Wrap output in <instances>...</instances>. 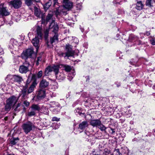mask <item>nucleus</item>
<instances>
[{
  "label": "nucleus",
  "mask_w": 155,
  "mask_h": 155,
  "mask_svg": "<svg viewBox=\"0 0 155 155\" xmlns=\"http://www.w3.org/2000/svg\"><path fill=\"white\" fill-rule=\"evenodd\" d=\"M18 98L14 96H12L7 99L5 108L2 109L1 110L0 118H2L3 116L7 113L10 110L12 106H13L16 103Z\"/></svg>",
  "instance_id": "f257e3e1"
},
{
  "label": "nucleus",
  "mask_w": 155,
  "mask_h": 155,
  "mask_svg": "<svg viewBox=\"0 0 155 155\" xmlns=\"http://www.w3.org/2000/svg\"><path fill=\"white\" fill-rule=\"evenodd\" d=\"M63 6H59L58 9L57 8L55 11V14L57 16L60 13L64 12V11L63 10L64 8L69 10L73 7V3L69 0H63Z\"/></svg>",
  "instance_id": "f03ea898"
},
{
  "label": "nucleus",
  "mask_w": 155,
  "mask_h": 155,
  "mask_svg": "<svg viewBox=\"0 0 155 155\" xmlns=\"http://www.w3.org/2000/svg\"><path fill=\"white\" fill-rule=\"evenodd\" d=\"M54 20H52L50 25H49V28H52L53 29L52 31L55 33V35L54 37L51 38L50 39V42L51 44L53 42L57 41H58V35L57 33V32L58 29V25L57 24H55L54 22Z\"/></svg>",
  "instance_id": "7ed1b4c3"
},
{
  "label": "nucleus",
  "mask_w": 155,
  "mask_h": 155,
  "mask_svg": "<svg viewBox=\"0 0 155 155\" xmlns=\"http://www.w3.org/2000/svg\"><path fill=\"white\" fill-rule=\"evenodd\" d=\"M36 127L35 124L30 121H28L23 123L21 125L23 131L26 134H27L35 129Z\"/></svg>",
  "instance_id": "20e7f679"
},
{
  "label": "nucleus",
  "mask_w": 155,
  "mask_h": 155,
  "mask_svg": "<svg viewBox=\"0 0 155 155\" xmlns=\"http://www.w3.org/2000/svg\"><path fill=\"white\" fill-rule=\"evenodd\" d=\"M37 35L35 38L33 39L32 42L33 45L36 47V51H37L39 44V39H41L42 37V34L41 31V28L38 27L37 29Z\"/></svg>",
  "instance_id": "39448f33"
},
{
  "label": "nucleus",
  "mask_w": 155,
  "mask_h": 155,
  "mask_svg": "<svg viewBox=\"0 0 155 155\" xmlns=\"http://www.w3.org/2000/svg\"><path fill=\"white\" fill-rule=\"evenodd\" d=\"M7 81L12 83V81L20 82L22 80L21 77L18 75H8L5 78Z\"/></svg>",
  "instance_id": "423d86ee"
},
{
  "label": "nucleus",
  "mask_w": 155,
  "mask_h": 155,
  "mask_svg": "<svg viewBox=\"0 0 155 155\" xmlns=\"http://www.w3.org/2000/svg\"><path fill=\"white\" fill-rule=\"evenodd\" d=\"M59 68V65H53L52 66H49L45 69V75H47L49 72L53 71L55 75L58 73Z\"/></svg>",
  "instance_id": "0eeeda50"
},
{
  "label": "nucleus",
  "mask_w": 155,
  "mask_h": 155,
  "mask_svg": "<svg viewBox=\"0 0 155 155\" xmlns=\"http://www.w3.org/2000/svg\"><path fill=\"white\" fill-rule=\"evenodd\" d=\"M65 48L67 51L65 53H62L61 54L62 56L65 57L73 56L74 51L72 50V46L71 45H69L68 44H67Z\"/></svg>",
  "instance_id": "6e6552de"
},
{
  "label": "nucleus",
  "mask_w": 155,
  "mask_h": 155,
  "mask_svg": "<svg viewBox=\"0 0 155 155\" xmlns=\"http://www.w3.org/2000/svg\"><path fill=\"white\" fill-rule=\"evenodd\" d=\"M29 63L28 62H25L20 66L19 68V72L22 74L26 73L29 71Z\"/></svg>",
  "instance_id": "1a4fd4ad"
},
{
  "label": "nucleus",
  "mask_w": 155,
  "mask_h": 155,
  "mask_svg": "<svg viewBox=\"0 0 155 155\" xmlns=\"http://www.w3.org/2000/svg\"><path fill=\"white\" fill-rule=\"evenodd\" d=\"M33 53V49L32 48H28L23 51L22 56L24 58L27 59L31 58Z\"/></svg>",
  "instance_id": "9d476101"
},
{
  "label": "nucleus",
  "mask_w": 155,
  "mask_h": 155,
  "mask_svg": "<svg viewBox=\"0 0 155 155\" xmlns=\"http://www.w3.org/2000/svg\"><path fill=\"white\" fill-rule=\"evenodd\" d=\"M10 13L8 11L7 8L4 6V4L2 3L0 5V17L4 16H6L9 15Z\"/></svg>",
  "instance_id": "9b49d317"
},
{
  "label": "nucleus",
  "mask_w": 155,
  "mask_h": 155,
  "mask_svg": "<svg viewBox=\"0 0 155 155\" xmlns=\"http://www.w3.org/2000/svg\"><path fill=\"white\" fill-rule=\"evenodd\" d=\"M21 3L20 0H13L8 2L9 5L13 7L15 9L19 8L21 6Z\"/></svg>",
  "instance_id": "f8f14e48"
},
{
  "label": "nucleus",
  "mask_w": 155,
  "mask_h": 155,
  "mask_svg": "<svg viewBox=\"0 0 155 155\" xmlns=\"http://www.w3.org/2000/svg\"><path fill=\"white\" fill-rule=\"evenodd\" d=\"M18 43L16 40L12 39L10 41L9 47L10 49H12L13 50L17 51L18 47Z\"/></svg>",
  "instance_id": "ddd939ff"
},
{
  "label": "nucleus",
  "mask_w": 155,
  "mask_h": 155,
  "mask_svg": "<svg viewBox=\"0 0 155 155\" xmlns=\"http://www.w3.org/2000/svg\"><path fill=\"white\" fill-rule=\"evenodd\" d=\"M88 126V122L86 121H84L80 123L79 125L78 129L81 130L80 132L83 131L84 129L87 128Z\"/></svg>",
  "instance_id": "4468645a"
},
{
  "label": "nucleus",
  "mask_w": 155,
  "mask_h": 155,
  "mask_svg": "<svg viewBox=\"0 0 155 155\" xmlns=\"http://www.w3.org/2000/svg\"><path fill=\"white\" fill-rule=\"evenodd\" d=\"M27 88L23 87L19 94V96H21L23 98L25 99L27 97L28 94Z\"/></svg>",
  "instance_id": "2eb2a0df"
},
{
  "label": "nucleus",
  "mask_w": 155,
  "mask_h": 155,
  "mask_svg": "<svg viewBox=\"0 0 155 155\" xmlns=\"http://www.w3.org/2000/svg\"><path fill=\"white\" fill-rule=\"evenodd\" d=\"M37 84L35 81H33L29 86V88L27 90L28 91V94H30L33 92L34 88L37 85Z\"/></svg>",
  "instance_id": "dca6fc26"
},
{
  "label": "nucleus",
  "mask_w": 155,
  "mask_h": 155,
  "mask_svg": "<svg viewBox=\"0 0 155 155\" xmlns=\"http://www.w3.org/2000/svg\"><path fill=\"white\" fill-rule=\"evenodd\" d=\"M49 84L48 82L46 80L43 79L41 81L39 86L41 88L44 89L47 87Z\"/></svg>",
  "instance_id": "f3484780"
},
{
  "label": "nucleus",
  "mask_w": 155,
  "mask_h": 155,
  "mask_svg": "<svg viewBox=\"0 0 155 155\" xmlns=\"http://www.w3.org/2000/svg\"><path fill=\"white\" fill-rule=\"evenodd\" d=\"M101 121L99 119H95L91 120L90 121V123L91 125L93 127H98Z\"/></svg>",
  "instance_id": "a211bd4d"
},
{
  "label": "nucleus",
  "mask_w": 155,
  "mask_h": 155,
  "mask_svg": "<svg viewBox=\"0 0 155 155\" xmlns=\"http://www.w3.org/2000/svg\"><path fill=\"white\" fill-rule=\"evenodd\" d=\"M45 95V89L40 88L37 94L38 97L39 98L43 97Z\"/></svg>",
  "instance_id": "6ab92c4d"
},
{
  "label": "nucleus",
  "mask_w": 155,
  "mask_h": 155,
  "mask_svg": "<svg viewBox=\"0 0 155 155\" xmlns=\"http://www.w3.org/2000/svg\"><path fill=\"white\" fill-rule=\"evenodd\" d=\"M19 140V139L18 137H13L9 140V144H10L11 146L15 145L18 142Z\"/></svg>",
  "instance_id": "aec40b11"
},
{
  "label": "nucleus",
  "mask_w": 155,
  "mask_h": 155,
  "mask_svg": "<svg viewBox=\"0 0 155 155\" xmlns=\"http://www.w3.org/2000/svg\"><path fill=\"white\" fill-rule=\"evenodd\" d=\"M34 12L35 15L38 17H40L41 14L40 10L36 6L34 7Z\"/></svg>",
  "instance_id": "412c9836"
},
{
  "label": "nucleus",
  "mask_w": 155,
  "mask_h": 155,
  "mask_svg": "<svg viewBox=\"0 0 155 155\" xmlns=\"http://www.w3.org/2000/svg\"><path fill=\"white\" fill-rule=\"evenodd\" d=\"M55 75L56 79L58 80H63L65 78L64 75L62 73L59 72Z\"/></svg>",
  "instance_id": "4be33fe9"
},
{
  "label": "nucleus",
  "mask_w": 155,
  "mask_h": 155,
  "mask_svg": "<svg viewBox=\"0 0 155 155\" xmlns=\"http://www.w3.org/2000/svg\"><path fill=\"white\" fill-rule=\"evenodd\" d=\"M40 110L41 113L45 114H48L49 112L48 107L45 106H43L41 108H40Z\"/></svg>",
  "instance_id": "5701e85b"
},
{
  "label": "nucleus",
  "mask_w": 155,
  "mask_h": 155,
  "mask_svg": "<svg viewBox=\"0 0 155 155\" xmlns=\"http://www.w3.org/2000/svg\"><path fill=\"white\" fill-rule=\"evenodd\" d=\"M31 110L36 112V111H38L40 110V108L39 106L37 104H33L31 107Z\"/></svg>",
  "instance_id": "b1692460"
},
{
  "label": "nucleus",
  "mask_w": 155,
  "mask_h": 155,
  "mask_svg": "<svg viewBox=\"0 0 155 155\" xmlns=\"http://www.w3.org/2000/svg\"><path fill=\"white\" fill-rule=\"evenodd\" d=\"M143 7V5L141 1H139L137 2V4L136 8L138 10H141L142 9Z\"/></svg>",
  "instance_id": "393cba45"
},
{
  "label": "nucleus",
  "mask_w": 155,
  "mask_h": 155,
  "mask_svg": "<svg viewBox=\"0 0 155 155\" xmlns=\"http://www.w3.org/2000/svg\"><path fill=\"white\" fill-rule=\"evenodd\" d=\"M49 105L51 107L54 108H56L57 107L60 106V104L58 102L54 101L50 102L49 104Z\"/></svg>",
  "instance_id": "a878e982"
},
{
  "label": "nucleus",
  "mask_w": 155,
  "mask_h": 155,
  "mask_svg": "<svg viewBox=\"0 0 155 155\" xmlns=\"http://www.w3.org/2000/svg\"><path fill=\"white\" fill-rule=\"evenodd\" d=\"M58 88V85L57 82H53L51 86V89L52 90L54 91Z\"/></svg>",
  "instance_id": "bb28decb"
},
{
  "label": "nucleus",
  "mask_w": 155,
  "mask_h": 155,
  "mask_svg": "<svg viewBox=\"0 0 155 155\" xmlns=\"http://www.w3.org/2000/svg\"><path fill=\"white\" fill-rule=\"evenodd\" d=\"M98 127L101 131H104V132H106V130L107 128L103 125V124L101 123V124H100L98 126Z\"/></svg>",
  "instance_id": "cd10ccee"
},
{
  "label": "nucleus",
  "mask_w": 155,
  "mask_h": 155,
  "mask_svg": "<svg viewBox=\"0 0 155 155\" xmlns=\"http://www.w3.org/2000/svg\"><path fill=\"white\" fill-rule=\"evenodd\" d=\"M154 2L153 0H146V5L149 7L153 6V4Z\"/></svg>",
  "instance_id": "c85d7f7f"
},
{
  "label": "nucleus",
  "mask_w": 155,
  "mask_h": 155,
  "mask_svg": "<svg viewBox=\"0 0 155 155\" xmlns=\"http://www.w3.org/2000/svg\"><path fill=\"white\" fill-rule=\"evenodd\" d=\"M61 107L60 106L57 107L56 108H54L52 110V112L54 114H58L60 112Z\"/></svg>",
  "instance_id": "c756f323"
},
{
  "label": "nucleus",
  "mask_w": 155,
  "mask_h": 155,
  "mask_svg": "<svg viewBox=\"0 0 155 155\" xmlns=\"http://www.w3.org/2000/svg\"><path fill=\"white\" fill-rule=\"evenodd\" d=\"M13 18L16 22H18L21 19V16L18 13H15L14 15L13 16Z\"/></svg>",
  "instance_id": "7c9ffc66"
},
{
  "label": "nucleus",
  "mask_w": 155,
  "mask_h": 155,
  "mask_svg": "<svg viewBox=\"0 0 155 155\" xmlns=\"http://www.w3.org/2000/svg\"><path fill=\"white\" fill-rule=\"evenodd\" d=\"M20 104H18L16 106H13V108L14 109V110L15 111H19L20 110L21 108H20Z\"/></svg>",
  "instance_id": "2f4dec72"
},
{
  "label": "nucleus",
  "mask_w": 155,
  "mask_h": 155,
  "mask_svg": "<svg viewBox=\"0 0 155 155\" xmlns=\"http://www.w3.org/2000/svg\"><path fill=\"white\" fill-rule=\"evenodd\" d=\"M36 113V112H35V111L31 110V111L28 112L26 115V116H27L28 117H31V116H34L35 114Z\"/></svg>",
  "instance_id": "473e14b6"
},
{
  "label": "nucleus",
  "mask_w": 155,
  "mask_h": 155,
  "mask_svg": "<svg viewBox=\"0 0 155 155\" xmlns=\"http://www.w3.org/2000/svg\"><path fill=\"white\" fill-rule=\"evenodd\" d=\"M25 3L28 6H31L33 5V0H25Z\"/></svg>",
  "instance_id": "72a5a7b5"
},
{
  "label": "nucleus",
  "mask_w": 155,
  "mask_h": 155,
  "mask_svg": "<svg viewBox=\"0 0 155 155\" xmlns=\"http://www.w3.org/2000/svg\"><path fill=\"white\" fill-rule=\"evenodd\" d=\"M75 75V73L74 72H73L72 74L70 73L68 76V79L70 81H71L73 79Z\"/></svg>",
  "instance_id": "f704fd0d"
},
{
  "label": "nucleus",
  "mask_w": 155,
  "mask_h": 155,
  "mask_svg": "<svg viewBox=\"0 0 155 155\" xmlns=\"http://www.w3.org/2000/svg\"><path fill=\"white\" fill-rule=\"evenodd\" d=\"M50 0L49 2L46 3L44 6L45 9H48L51 5V2Z\"/></svg>",
  "instance_id": "c9c22d12"
},
{
  "label": "nucleus",
  "mask_w": 155,
  "mask_h": 155,
  "mask_svg": "<svg viewBox=\"0 0 155 155\" xmlns=\"http://www.w3.org/2000/svg\"><path fill=\"white\" fill-rule=\"evenodd\" d=\"M49 33V29H46L44 32L45 33V40H47L48 38V34Z\"/></svg>",
  "instance_id": "e433bc0d"
},
{
  "label": "nucleus",
  "mask_w": 155,
  "mask_h": 155,
  "mask_svg": "<svg viewBox=\"0 0 155 155\" xmlns=\"http://www.w3.org/2000/svg\"><path fill=\"white\" fill-rule=\"evenodd\" d=\"M71 68L70 66L68 65L65 66L64 70L66 71L69 72L71 70Z\"/></svg>",
  "instance_id": "4c0bfd02"
},
{
  "label": "nucleus",
  "mask_w": 155,
  "mask_h": 155,
  "mask_svg": "<svg viewBox=\"0 0 155 155\" xmlns=\"http://www.w3.org/2000/svg\"><path fill=\"white\" fill-rule=\"evenodd\" d=\"M52 15L51 14H48L47 16L46 21V22H48L51 19L52 17Z\"/></svg>",
  "instance_id": "58836bf2"
},
{
  "label": "nucleus",
  "mask_w": 155,
  "mask_h": 155,
  "mask_svg": "<svg viewBox=\"0 0 155 155\" xmlns=\"http://www.w3.org/2000/svg\"><path fill=\"white\" fill-rule=\"evenodd\" d=\"M74 112L77 115L78 114L81 115L82 114V113L80 112V110L79 108H77L75 109L74 110Z\"/></svg>",
  "instance_id": "ea45409f"
},
{
  "label": "nucleus",
  "mask_w": 155,
  "mask_h": 155,
  "mask_svg": "<svg viewBox=\"0 0 155 155\" xmlns=\"http://www.w3.org/2000/svg\"><path fill=\"white\" fill-rule=\"evenodd\" d=\"M43 72L42 71H40L38 72L37 74V77L38 78H41Z\"/></svg>",
  "instance_id": "a19ab883"
},
{
  "label": "nucleus",
  "mask_w": 155,
  "mask_h": 155,
  "mask_svg": "<svg viewBox=\"0 0 155 155\" xmlns=\"http://www.w3.org/2000/svg\"><path fill=\"white\" fill-rule=\"evenodd\" d=\"M30 82L28 81V80H27L26 81V84L25 86H24L23 87L27 88H28L29 87V85Z\"/></svg>",
  "instance_id": "79ce46f5"
},
{
  "label": "nucleus",
  "mask_w": 155,
  "mask_h": 155,
  "mask_svg": "<svg viewBox=\"0 0 155 155\" xmlns=\"http://www.w3.org/2000/svg\"><path fill=\"white\" fill-rule=\"evenodd\" d=\"M58 0H54L53 2H54V6L55 7L56 9H58V7H56V5H58Z\"/></svg>",
  "instance_id": "37998d69"
},
{
  "label": "nucleus",
  "mask_w": 155,
  "mask_h": 155,
  "mask_svg": "<svg viewBox=\"0 0 155 155\" xmlns=\"http://www.w3.org/2000/svg\"><path fill=\"white\" fill-rule=\"evenodd\" d=\"M150 41L151 42V44L152 45H155V39L154 38H152L150 40Z\"/></svg>",
  "instance_id": "c03bdc74"
},
{
  "label": "nucleus",
  "mask_w": 155,
  "mask_h": 155,
  "mask_svg": "<svg viewBox=\"0 0 155 155\" xmlns=\"http://www.w3.org/2000/svg\"><path fill=\"white\" fill-rule=\"evenodd\" d=\"M42 60L41 58L40 57H38L37 58V59L36 62V64L38 65L39 64V62L41 61Z\"/></svg>",
  "instance_id": "a18cd8bd"
},
{
  "label": "nucleus",
  "mask_w": 155,
  "mask_h": 155,
  "mask_svg": "<svg viewBox=\"0 0 155 155\" xmlns=\"http://www.w3.org/2000/svg\"><path fill=\"white\" fill-rule=\"evenodd\" d=\"M52 120L53 121H58L59 120V119L56 117H54L52 118Z\"/></svg>",
  "instance_id": "49530a36"
},
{
  "label": "nucleus",
  "mask_w": 155,
  "mask_h": 155,
  "mask_svg": "<svg viewBox=\"0 0 155 155\" xmlns=\"http://www.w3.org/2000/svg\"><path fill=\"white\" fill-rule=\"evenodd\" d=\"M60 125V124H55L54 126V128L55 129H57L59 128Z\"/></svg>",
  "instance_id": "de8ad7c7"
},
{
  "label": "nucleus",
  "mask_w": 155,
  "mask_h": 155,
  "mask_svg": "<svg viewBox=\"0 0 155 155\" xmlns=\"http://www.w3.org/2000/svg\"><path fill=\"white\" fill-rule=\"evenodd\" d=\"M23 104L26 107H28L29 105V103L28 102L25 101L24 102Z\"/></svg>",
  "instance_id": "09e8293b"
},
{
  "label": "nucleus",
  "mask_w": 155,
  "mask_h": 155,
  "mask_svg": "<svg viewBox=\"0 0 155 155\" xmlns=\"http://www.w3.org/2000/svg\"><path fill=\"white\" fill-rule=\"evenodd\" d=\"M129 111H128L127 112H126V114L125 115L127 117H130L131 114V112H129Z\"/></svg>",
  "instance_id": "8fccbe9b"
},
{
  "label": "nucleus",
  "mask_w": 155,
  "mask_h": 155,
  "mask_svg": "<svg viewBox=\"0 0 155 155\" xmlns=\"http://www.w3.org/2000/svg\"><path fill=\"white\" fill-rule=\"evenodd\" d=\"M130 37L133 38V41H135L136 40H137L138 39V37H135L134 36H133V35H131V36Z\"/></svg>",
  "instance_id": "3c124183"
},
{
  "label": "nucleus",
  "mask_w": 155,
  "mask_h": 155,
  "mask_svg": "<svg viewBox=\"0 0 155 155\" xmlns=\"http://www.w3.org/2000/svg\"><path fill=\"white\" fill-rule=\"evenodd\" d=\"M115 84H116L117 87H119L120 86V82H118L117 81L115 83Z\"/></svg>",
  "instance_id": "603ef678"
},
{
  "label": "nucleus",
  "mask_w": 155,
  "mask_h": 155,
  "mask_svg": "<svg viewBox=\"0 0 155 155\" xmlns=\"http://www.w3.org/2000/svg\"><path fill=\"white\" fill-rule=\"evenodd\" d=\"M115 150L118 153V155H122V153L120 152L119 149H115Z\"/></svg>",
  "instance_id": "864d4df0"
},
{
  "label": "nucleus",
  "mask_w": 155,
  "mask_h": 155,
  "mask_svg": "<svg viewBox=\"0 0 155 155\" xmlns=\"http://www.w3.org/2000/svg\"><path fill=\"white\" fill-rule=\"evenodd\" d=\"M118 0H114L113 2V3L114 4H119V2L117 1Z\"/></svg>",
  "instance_id": "5fc2aeb1"
},
{
  "label": "nucleus",
  "mask_w": 155,
  "mask_h": 155,
  "mask_svg": "<svg viewBox=\"0 0 155 155\" xmlns=\"http://www.w3.org/2000/svg\"><path fill=\"white\" fill-rule=\"evenodd\" d=\"M56 95V94L54 93H52V94L51 95V97H55Z\"/></svg>",
  "instance_id": "6e6d98bb"
},
{
  "label": "nucleus",
  "mask_w": 155,
  "mask_h": 155,
  "mask_svg": "<svg viewBox=\"0 0 155 155\" xmlns=\"http://www.w3.org/2000/svg\"><path fill=\"white\" fill-rule=\"evenodd\" d=\"M146 35H147V36H148L150 34V33L149 31H147L146 33Z\"/></svg>",
  "instance_id": "4d7b16f0"
},
{
  "label": "nucleus",
  "mask_w": 155,
  "mask_h": 155,
  "mask_svg": "<svg viewBox=\"0 0 155 155\" xmlns=\"http://www.w3.org/2000/svg\"><path fill=\"white\" fill-rule=\"evenodd\" d=\"M3 49L0 48V53L2 54L3 53Z\"/></svg>",
  "instance_id": "13d9d810"
},
{
  "label": "nucleus",
  "mask_w": 155,
  "mask_h": 155,
  "mask_svg": "<svg viewBox=\"0 0 155 155\" xmlns=\"http://www.w3.org/2000/svg\"><path fill=\"white\" fill-rule=\"evenodd\" d=\"M111 130L112 131V134H113L115 132V131L114 130V129H113V128H110Z\"/></svg>",
  "instance_id": "bf43d9fd"
},
{
  "label": "nucleus",
  "mask_w": 155,
  "mask_h": 155,
  "mask_svg": "<svg viewBox=\"0 0 155 155\" xmlns=\"http://www.w3.org/2000/svg\"><path fill=\"white\" fill-rule=\"evenodd\" d=\"M36 2H40V0H34Z\"/></svg>",
  "instance_id": "052dcab7"
},
{
  "label": "nucleus",
  "mask_w": 155,
  "mask_h": 155,
  "mask_svg": "<svg viewBox=\"0 0 155 155\" xmlns=\"http://www.w3.org/2000/svg\"><path fill=\"white\" fill-rule=\"evenodd\" d=\"M89 77H88L87 78V79L86 81H87V80L89 81Z\"/></svg>",
  "instance_id": "680f3d73"
},
{
  "label": "nucleus",
  "mask_w": 155,
  "mask_h": 155,
  "mask_svg": "<svg viewBox=\"0 0 155 155\" xmlns=\"http://www.w3.org/2000/svg\"><path fill=\"white\" fill-rule=\"evenodd\" d=\"M153 89H155V86H153Z\"/></svg>",
  "instance_id": "e2e57ef3"
},
{
  "label": "nucleus",
  "mask_w": 155,
  "mask_h": 155,
  "mask_svg": "<svg viewBox=\"0 0 155 155\" xmlns=\"http://www.w3.org/2000/svg\"><path fill=\"white\" fill-rule=\"evenodd\" d=\"M7 155H15L14 154H8Z\"/></svg>",
  "instance_id": "0e129e2a"
},
{
  "label": "nucleus",
  "mask_w": 155,
  "mask_h": 155,
  "mask_svg": "<svg viewBox=\"0 0 155 155\" xmlns=\"http://www.w3.org/2000/svg\"><path fill=\"white\" fill-rule=\"evenodd\" d=\"M5 120H6L7 119V117H5Z\"/></svg>",
  "instance_id": "69168bd1"
},
{
  "label": "nucleus",
  "mask_w": 155,
  "mask_h": 155,
  "mask_svg": "<svg viewBox=\"0 0 155 155\" xmlns=\"http://www.w3.org/2000/svg\"><path fill=\"white\" fill-rule=\"evenodd\" d=\"M42 21H43V18H42Z\"/></svg>",
  "instance_id": "338daca9"
},
{
  "label": "nucleus",
  "mask_w": 155,
  "mask_h": 155,
  "mask_svg": "<svg viewBox=\"0 0 155 155\" xmlns=\"http://www.w3.org/2000/svg\"><path fill=\"white\" fill-rule=\"evenodd\" d=\"M154 132H155V130H154Z\"/></svg>",
  "instance_id": "774afa93"
}]
</instances>
